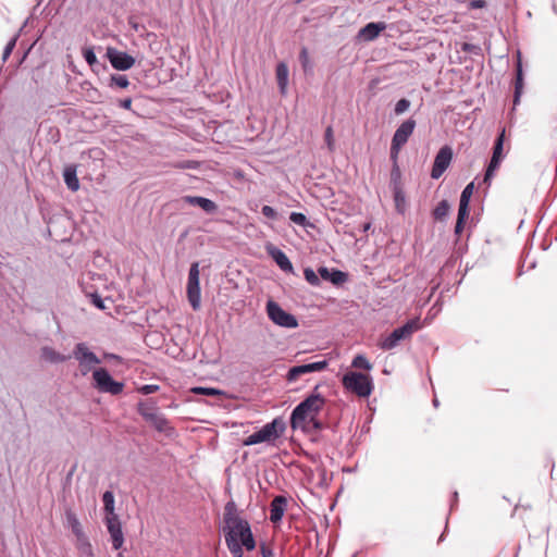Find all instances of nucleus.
Instances as JSON below:
<instances>
[{"label": "nucleus", "instance_id": "nucleus-1", "mask_svg": "<svg viewBox=\"0 0 557 557\" xmlns=\"http://www.w3.org/2000/svg\"><path fill=\"white\" fill-rule=\"evenodd\" d=\"M224 522L225 542L233 557H243V547L247 550L255 549L256 542L250 525L245 519L235 513L234 503L226 504Z\"/></svg>", "mask_w": 557, "mask_h": 557}, {"label": "nucleus", "instance_id": "nucleus-2", "mask_svg": "<svg viewBox=\"0 0 557 557\" xmlns=\"http://www.w3.org/2000/svg\"><path fill=\"white\" fill-rule=\"evenodd\" d=\"M325 399L320 394H311L304 399L292 411V429H300L304 432H308L311 429L320 430L322 428V423L318 420V416L323 409Z\"/></svg>", "mask_w": 557, "mask_h": 557}, {"label": "nucleus", "instance_id": "nucleus-3", "mask_svg": "<svg viewBox=\"0 0 557 557\" xmlns=\"http://www.w3.org/2000/svg\"><path fill=\"white\" fill-rule=\"evenodd\" d=\"M104 522L111 535L112 546L114 549H120L123 545L124 537L122 533L121 522L114 513V496L113 493L107 491L102 495Z\"/></svg>", "mask_w": 557, "mask_h": 557}, {"label": "nucleus", "instance_id": "nucleus-4", "mask_svg": "<svg viewBox=\"0 0 557 557\" xmlns=\"http://www.w3.org/2000/svg\"><path fill=\"white\" fill-rule=\"evenodd\" d=\"M286 429L285 422L281 418H275L264 424L259 431L246 437L243 442L245 446H251L260 443L273 444Z\"/></svg>", "mask_w": 557, "mask_h": 557}, {"label": "nucleus", "instance_id": "nucleus-5", "mask_svg": "<svg viewBox=\"0 0 557 557\" xmlns=\"http://www.w3.org/2000/svg\"><path fill=\"white\" fill-rule=\"evenodd\" d=\"M344 388L359 397H369L373 391V381L371 376L350 371L344 374L342 379Z\"/></svg>", "mask_w": 557, "mask_h": 557}, {"label": "nucleus", "instance_id": "nucleus-6", "mask_svg": "<svg viewBox=\"0 0 557 557\" xmlns=\"http://www.w3.org/2000/svg\"><path fill=\"white\" fill-rule=\"evenodd\" d=\"M421 326L419 318L411 319L403 326L395 329L389 335L382 338L379 343V347L383 350H392L397 347L401 341L410 338Z\"/></svg>", "mask_w": 557, "mask_h": 557}, {"label": "nucleus", "instance_id": "nucleus-7", "mask_svg": "<svg viewBox=\"0 0 557 557\" xmlns=\"http://www.w3.org/2000/svg\"><path fill=\"white\" fill-rule=\"evenodd\" d=\"M92 386L100 393L119 395L123 392L124 384L112 379L104 368H98L92 372Z\"/></svg>", "mask_w": 557, "mask_h": 557}, {"label": "nucleus", "instance_id": "nucleus-8", "mask_svg": "<svg viewBox=\"0 0 557 557\" xmlns=\"http://www.w3.org/2000/svg\"><path fill=\"white\" fill-rule=\"evenodd\" d=\"M416 128V121L410 117L404 121L395 131L392 145H391V156L393 159H396L400 149L408 141L409 137L412 135Z\"/></svg>", "mask_w": 557, "mask_h": 557}, {"label": "nucleus", "instance_id": "nucleus-9", "mask_svg": "<svg viewBox=\"0 0 557 557\" xmlns=\"http://www.w3.org/2000/svg\"><path fill=\"white\" fill-rule=\"evenodd\" d=\"M267 313L269 319L278 326L286 329H295L298 326L297 319L273 300L267 302Z\"/></svg>", "mask_w": 557, "mask_h": 557}, {"label": "nucleus", "instance_id": "nucleus-10", "mask_svg": "<svg viewBox=\"0 0 557 557\" xmlns=\"http://www.w3.org/2000/svg\"><path fill=\"white\" fill-rule=\"evenodd\" d=\"M186 293L191 308L194 310H198L201 304L198 262H193L190 265L188 272Z\"/></svg>", "mask_w": 557, "mask_h": 557}, {"label": "nucleus", "instance_id": "nucleus-11", "mask_svg": "<svg viewBox=\"0 0 557 557\" xmlns=\"http://www.w3.org/2000/svg\"><path fill=\"white\" fill-rule=\"evenodd\" d=\"M65 523L76 536L77 548L84 554H90L91 545L83 531V527L77 516L71 509L65 510Z\"/></svg>", "mask_w": 557, "mask_h": 557}, {"label": "nucleus", "instance_id": "nucleus-12", "mask_svg": "<svg viewBox=\"0 0 557 557\" xmlns=\"http://www.w3.org/2000/svg\"><path fill=\"white\" fill-rule=\"evenodd\" d=\"M73 355L74 358L78 361L83 375L89 373L94 366L101 362V360L92 351H90L87 345L84 343H79L75 346Z\"/></svg>", "mask_w": 557, "mask_h": 557}, {"label": "nucleus", "instance_id": "nucleus-13", "mask_svg": "<svg viewBox=\"0 0 557 557\" xmlns=\"http://www.w3.org/2000/svg\"><path fill=\"white\" fill-rule=\"evenodd\" d=\"M504 140H505V129L500 132V134L497 136L494 147H493V154L490 161V164L486 169L485 175H484V182H488L493 176L495 171L499 168L502 160L504 159Z\"/></svg>", "mask_w": 557, "mask_h": 557}, {"label": "nucleus", "instance_id": "nucleus-14", "mask_svg": "<svg viewBox=\"0 0 557 557\" xmlns=\"http://www.w3.org/2000/svg\"><path fill=\"white\" fill-rule=\"evenodd\" d=\"M327 361L326 360H319L311 363L300 364L292 367L287 374L286 379L288 382H295L297 381L301 375L312 373V372H320L326 369Z\"/></svg>", "mask_w": 557, "mask_h": 557}, {"label": "nucleus", "instance_id": "nucleus-15", "mask_svg": "<svg viewBox=\"0 0 557 557\" xmlns=\"http://www.w3.org/2000/svg\"><path fill=\"white\" fill-rule=\"evenodd\" d=\"M453 158L451 148L444 146L435 156L434 163L431 171V177L434 180L440 178L450 164Z\"/></svg>", "mask_w": 557, "mask_h": 557}, {"label": "nucleus", "instance_id": "nucleus-16", "mask_svg": "<svg viewBox=\"0 0 557 557\" xmlns=\"http://www.w3.org/2000/svg\"><path fill=\"white\" fill-rule=\"evenodd\" d=\"M107 57L112 66L120 71L128 70L134 64V59L131 55L114 48H108Z\"/></svg>", "mask_w": 557, "mask_h": 557}, {"label": "nucleus", "instance_id": "nucleus-17", "mask_svg": "<svg viewBox=\"0 0 557 557\" xmlns=\"http://www.w3.org/2000/svg\"><path fill=\"white\" fill-rule=\"evenodd\" d=\"M141 416L150 423V425L158 432L163 433L166 436H171L174 432L173 426L161 413H145L141 411Z\"/></svg>", "mask_w": 557, "mask_h": 557}, {"label": "nucleus", "instance_id": "nucleus-18", "mask_svg": "<svg viewBox=\"0 0 557 557\" xmlns=\"http://www.w3.org/2000/svg\"><path fill=\"white\" fill-rule=\"evenodd\" d=\"M287 508V498L278 495L273 498L270 504V521L273 523L281 522Z\"/></svg>", "mask_w": 557, "mask_h": 557}, {"label": "nucleus", "instance_id": "nucleus-19", "mask_svg": "<svg viewBox=\"0 0 557 557\" xmlns=\"http://www.w3.org/2000/svg\"><path fill=\"white\" fill-rule=\"evenodd\" d=\"M267 252L275 261L281 270L285 272L293 271V264L284 251L273 245H269L267 246Z\"/></svg>", "mask_w": 557, "mask_h": 557}, {"label": "nucleus", "instance_id": "nucleus-20", "mask_svg": "<svg viewBox=\"0 0 557 557\" xmlns=\"http://www.w3.org/2000/svg\"><path fill=\"white\" fill-rule=\"evenodd\" d=\"M386 27L387 25L384 22L368 23L359 30L358 36L366 41H372L377 38L380 33L385 30Z\"/></svg>", "mask_w": 557, "mask_h": 557}, {"label": "nucleus", "instance_id": "nucleus-21", "mask_svg": "<svg viewBox=\"0 0 557 557\" xmlns=\"http://www.w3.org/2000/svg\"><path fill=\"white\" fill-rule=\"evenodd\" d=\"M183 201L187 205L201 208L206 213H214L218 210L216 203L205 197L188 195L183 197Z\"/></svg>", "mask_w": 557, "mask_h": 557}, {"label": "nucleus", "instance_id": "nucleus-22", "mask_svg": "<svg viewBox=\"0 0 557 557\" xmlns=\"http://www.w3.org/2000/svg\"><path fill=\"white\" fill-rule=\"evenodd\" d=\"M82 288H83L84 293H85V289L88 288V289L101 290V292L108 294V286H107L106 280L102 278L100 275H95V274H90V273H88L86 276L83 277Z\"/></svg>", "mask_w": 557, "mask_h": 557}, {"label": "nucleus", "instance_id": "nucleus-23", "mask_svg": "<svg viewBox=\"0 0 557 557\" xmlns=\"http://www.w3.org/2000/svg\"><path fill=\"white\" fill-rule=\"evenodd\" d=\"M85 295L90 299L91 304L100 310L108 309V307L106 306L107 301L112 302L111 296L101 290L86 288Z\"/></svg>", "mask_w": 557, "mask_h": 557}, {"label": "nucleus", "instance_id": "nucleus-24", "mask_svg": "<svg viewBox=\"0 0 557 557\" xmlns=\"http://www.w3.org/2000/svg\"><path fill=\"white\" fill-rule=\"evenodd\" d=\"M64 183L72 191L79 189V181L77 178V171L75 165H67L63 171Z\"/></svg>", "mask_w": 557, "mask_h": 557}, {"label": "nucleus", "instance_id": "nucleus-25", "mask_svg": "<svg viewBox=\"0 0 557 557\" xmlns=\"http://www.w3.org/2000/svg\"><path fill=\"white\" fill-rule=\"evenodd\" d=\"M318 272L324 281H330L334 284H342L346 281V274L338 270H329L326 267H321Z\"/></svg>", "mask_w": 557, "mask_h": 557}, {"label": "nucleus", "instance_id": "nucleus-26", "mask_svg": "<svg viewBox=\"0 0 557 557\" xmlns=\"http://www.w3.org/2000/svg\"><path fill=\"white\" fill-rule=\"evenodd\" d=\"M276 81L282 95L286 94L288 84V67L285 63H278L276 66Z\"/></svg>", "mask_w": 557, "mask_h": 557}, {"label": "nucleus", "instance_id": "nucleus-27", "mask_svg": "<svg viewBox=\"0 0 557 557\" xmlns=\"http://www.w3.org/2000/svg\"><path fill=\"white\" fill-rule=\"evenodd\" d=\"M473 190H474V184L473 183H469L463 188V190L461 191V195H460L458 211H460L462 213L463 212L469 213V202H470V199H471V197L473 195Z\"/></svg>", "mask_w": 557, "mask_h": 557}, {"label": "nucleus", "instance_id": "nucleus-28", "mask_svg": "<svg viewBox=\"0 0 557 557\" xmlns=\"http://www.w3.org/2000/svg\"><path fill=\"white\" fill-rule=\"evenodd\" d=\"M393 196L397 212L404 213L406 211V196L401 186L397 183L394 184Z\"/></svg>", "mask_w": 557, "mask_h": 557}, {"label": "nucleus", "instance_id": "nucleus-29", "mask_svg": "<svg viewBox=\"0 0 557 557\" xmlns=\"http://www.w3.org/2000/svg\"><path fill=\"white\" fill-rule=\"evenodd\" d=\"M523 88V74H522V64L520 52H518V61H517V77L515 83V100L513 103L517 104L519 102L520 95Z\"/></svg>", "mask_w": 557, "mask_h": 557}, {"label": "nucleus", "instance_id": "nucleus-30", "mask_svg": "<svg viewBox=\"0 0 557 557\" xmlns=\"http://www.w3.org/2000/svg\"><path fill=\"white\" fill-rule=\"evenodd\" d=\"M41 357L46 361H49V362H52V363L64 362L69 358V357H66L64 355L59 354L53 348L48 347V346L42 347V349H41Z\"/></svg>", "mask_w": 557, "mask_h": 557}, {"label": "nucleus", "instance_id": "nucleus-31", "mask_svg": "<svg viewBox=\"0 0 557 557\" xmlns=\"http://www.w3.org/2000/svg\"><path fill=\"white\" fill-rule=\"evenodd\" d=\"M450 206L447 200H442L433 210V216L435 220H443L447 216Z\"/></svg>", "mask_w": 557, "mask_h": 557}, {"label": "nucleus", "instance_id": "nucleus-32", "mask_svg": "<svg viewBox=\"0 0 557 557\" xmlns=\"http://www.w3.org/2000/svg\"><path fill=\"white\" fill-rule=\"evenodd\" d=\"M289 220L299 225V226H302V227H307V226H313L307 219V216L304 214V213H300V212H292L289 214Z\"/></svg>", "mask_w": 557, "mask_h": 557}, {"label": "nucleus", "instance_id": "nucleus-33", "mask_svg": "<svg viewBox=\"0 0 557 557\" xmlns=\"http://www.w3.org/2000/svg\"><path fill=\"white\" fill-rule=\"evenodd\" d=\"M351 367L363 370H371L372 366L363 355H357L351 362Z\"/></svg>", "mask_w": 557, "mask_h": 557}, {"label": "nucleus", "instance_id": "nucleus-34", "mask_svg": "<svg viewBox=\"0 0 557 557\" xmlns=\"http://www.w3.org/2000/svg\"><path fill=\"white\" fill-rule=\"evenodd\" d=\"M324 141L330 152L335 150V139L332 126H327L324 133Z\"/></svg>", "mask_w": 557, "mask_h": 557}, {"label": "nucleus", "instance_id": "nucleus-35", "mask_svg": "<svg viewBox=\"0 0 557 557\" xmlns=\"http://www.w3.org/2000/svg\"><path fill=\"white\" fill-rule=\"evenodd\" d=\"M299 61L305 72L311 71L312 65L310 63L308 50L305 47L300 50Z\"/></svg>", "mask_w": 557, "mask_h": 557}, {"label": "nucleus", "instance_id": "nucleus-36", "mask_svg": "<svg viewBox=\"0 0 557 557\" xmlns=\"http://www.w3.org/2000/svg\"><path fill=\"white\" fill-rule=\"evenodd\" d=\"M111 85L116 86L119 88H125L128 86V79L123 74H116L111 76Z\"/></svg>", "mask_w": 557, "mask_h": 557}, {"label": "nucleus", "instance_id": "nucleus-37", "mask_svg": "<svg viewBox=\"0 0 557 557\" xmlns=\"http://www.w3.org/2000/svg\"><path fill=\"white\" fill-rule=\"evenodd\" d=\"M191 392L194 394H198V395H207V396H216V395H220L221 392L216 388H212V387H194L191 389Z\"/></svg>", "mask_w": 557, "mask_h": 557}, {"label": "nucleus", "instance_id": "nucleus-38", "mask_svg": "<svg viewBox=\"0 0 557 557\" xmlns=\"http://www.w3.org/2000/svg\"><path fill=\"white\" fill-rule=\"evenodd\" d=\"M469 213L458 211L457 222L455 225V234L460 235L463 231L465 221L468 218Z\"/></svg>", "mask_w": 557, "mask_h": 557}, {"label": "nucleus", "instance_id": "nucleus-39", "mask_svg": "<svg viewBox=\"0 0 557 557\" xmlns=\"http://www.w3.org/2000/svg\"><path fill=\"white\" fill-rule=\"evenodd\" d=\"M304 275H305L306 281L309 284H311L313 286L319 285V283H320L319 277L312 269H310V268L305 269Z\"/></svg>", "mask_w": 557, "mask_h": 557}, {"label": "nucleus", "instance_id": "nucleus-40", "mask_svg": "<svg viewBox=\"0 0 557 557\" xmlns=\"http://www.w3.org/2000/svg\"><path fill=\"white\" fill-rule=\"evenodd\" d=\"M410 107V101L406 98L398 100L395 104V114L399 115L406 112Z\"/></svg>", "mask_w": 557, "mask_h": 557}, {"label": "nucleus", "instance_id": "nucleus-41", "mask_svg": "<svg viewBox=\"0 0 557 557\" xmlns=\"http://www.w3.org/2000/svg\"><path fill=\"white\" fill-rule=\"evenodd\" d=\"M17 37H18V35H15L7 44V46H5L4 50H3V55H2L3 61H5L10 57V54L12 53V51H13L15 45H16Z\"/></svg>", "mask_w": 557, "mask_h": 557}, {"label": "nucleus", "instance_id": "nucleus-42", "mask_svg": "<svg viewBox=\"0 0 557 557\" xmlns=\"http://www.w3.org/2000/svg\"><path fill=\"white\" fill-rule=\"evenodd\" d=\"M83 55L89 65H94L95 63H97V57L92 49H84Z\"/></svg>", "mask_w": 557, "mask_h": 557}, {"label": "nucleus", "instance_id": "nucleus-43", "mask_svg": "<svg viewBox=\"0 0 557 557\" xmlns=\"http://www.w3.org/2000/svg\"><path fill=\"white\" fill-rule=\"evenodd\" d=\"M262 214L270 220H276L277 219V212L275 209H273L270 206H263L261 209Z\"/></svg>", "mask_w": 557, "mask_h": 557}, {"label": "nucleus", "instance_id": "nucleus-44", "mask_svg": "<svg viewBox=\"0 0 557 557\" xmlns=\"http://www.w3.org/2000/svg\"><path fill=\"white\" fill-rule=\"evenodd\" d=\"M159 389V385L157 384H141V395H148L157 392Z\"/></svg>", "mask_w": 557, "mask_h": 557}, {"label": "nucleus", "instance_id": "nucleus-45", "mask_svg": "<svg viewBox=\"0 0 557 557\" xmlns=\"http://www.w3.org/2000/svg\"><path fill=\"white\" fill-rule=\"evenodd\" d=\"M486 7V1L484 0H470L468 2V8L469 9H483Z\"/></svg>", "mask_w": 557, "mask_h": 557}, {"label": "nucleus", "instance_id": "nucleus-46", "mask_svg": "<svg viewBox=\"0 0 557 557\" xmlns=\"http://www.w3.org/2000/svg\"><path fill=\"white\" fill-rule=\"evenodd\" d=\"M175 166L180 168V169H196L197 168V162H195V161H185V162H181V163L176 164Z\"/></svg>", "mask_w": 557, "mask_h": 557}, {"label": "nucleus", "instance_id": "nucleus-47", "mask_svg": "<svg viewBox=\"0 0 557 557\" xmlns=\"http://www.w3.org/2000/svg\"><path fill=\"white\" fill-rule=\"evenodd\" d=\"M261 555L262 557H272L273 556V553L270 548H268L267 546H262L261 547Z\"/></svg>", "mask_w": 557, "mask_h": 557}, {"label": "nucleus", "instance_id": "nucleus-48", "mask_svg": "<svg viewBox=\"0 0 557 557\" xmlns=\"http://www.w3.org/2000/svg\"><path fill=\"white\" fill-rule=\"evenodd\" d=\"M103 358L106 360H115V361H119V362L121 361V358L117 355H114V354H104Z\"/></svg>", "mask_w": 557, "mask_h": 557}, {"label": "nucleus", "instance_id": "nucleus-49", "mask_svg": "<svg viewBox=\"0 0 557 557\" xmlns=\"http://www.w3.org/2000/svg\"><path fill=\"white\" fill-rule=\"evenodd\" d=\"M131 104H132V99L127 98V99H124L122 102H121V106L125 109H129L131 108Z\"/></svg>", "mask_w": 557, "mask_h": 557}, {"label": "nucleus", "instance_id": "nucleus-50", "mask_svg": "<svg viewBox=\"0 0 557 557\" xmlns=\"http://www.w3.org/2000/svg\"><path fill=\"white\" fill-rule=\"evenodd\" d=\"M371 224L370 223H366L363 226H362V231L363 232H367L369 228H370Z\"/></svg>", "mask_w": 557, "mask_h": 557}, {"label": "nucleus", "instance_id": "nucleus-51", "mask_svg": "<svg viewBox=\"0 0 557 557\" xmlns=\"http://www.w3.org/2000/svg\"><path fill=\"white\" fill-rule=\"evenodd\" d=\"M433 404H434L435 407H437L438 406V400L436 398H434Z\"/></svg>", "mask_w": 557, "mask_h": 557}, {"label": "nucleus", "instance_id": "nucleus-52", "mask_svg": "<svg viewBox=\"0 0 557 557\" xmlns=\"http://www.w3.org/2000/svg\"><path fill=\"white\" fill-rule=\"evenodd\" d=\"M304 0H297L298 3L302 2Z\"/></svg>", "mask_w": 557, "mask_h": 557}]
</instances>
